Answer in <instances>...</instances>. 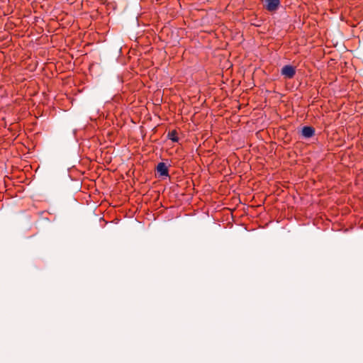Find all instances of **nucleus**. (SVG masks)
<instances>
[{"label": "nucleus", "mask_w": 363, "mask_h": 363, "mask_svg": "<svg viewBox=\"0 0 363 363\" xmlns=\"http://www.w3.org/2000/svg\"><path fill=\"white\" fill-rule=\"evenodd\" d=\"M314 134L315 129L311 126H304L301 130V135L306 138H311Z\"/></svg>", "instance_id": "nucleus-4"}, {"label": "nucleus", "mask_w": 363, "mask_h": 363, "mask_svg": "<svg viewBox=\"0 0 363 363\" xmlns=\"http://www.w3.org/2000/svg\"><path fill=\"white\" fill-rule=\"evenodd\" d=\"M281 73L287 79H292L296 74L295 67L291 65H285L282 67Z\"/></svg>", "instance_id": "nucleus-1"}, {"label": "nucleus", "mask_w": 363, "mask_h": 363, "mask_svg": "<svg viewBox=\"0 0 363 363\" xmlns=\"http://www.w3.org/2000/svg\"><path fill=\"white\" fill-rule=\"evenodd\" d=\"M265 9L270 11H275L280 5V0H264Z\"/></svg>", "instance_id": "nucleus-2"}, {"label": "nucleus", "mask_w": 363, "mask_h": 363, "mask_svg": "<svg viewBox=\"0 0 363 363\" xmlns=\"http://www.w3.org/2000/svg\"><path fill=\"white\" fill-rule=\"evenodd\" d=\"M168 138L173 142H178L179 138L177 136V132L175 130H173L168 133Z\"/></svg>", "instance_id": "nucleus-5"}, {"label": "nucleus", "mask_w": 363, "mask_h": 363, "mask_svg": "<svg viewBox=\"0 0 363 363\" xmlns=\"http://www.w3.org/2000/svg\"><path fill=\"white\" fill-rule=\"evenodd\" d=\"M157 171L159 173L160 176L162 177H168L169 176V169L167 166L164 162H160L157 166Z\"/></svg>", "instance_id": "nucleus-3"}]
</instances>
